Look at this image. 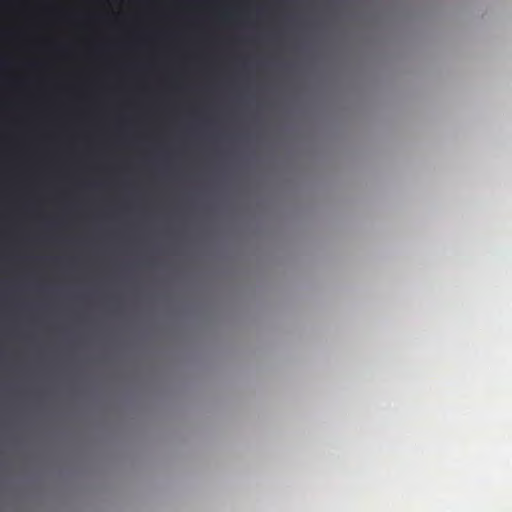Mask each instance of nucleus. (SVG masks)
Segmentation results:
<instances>
[{"instance_id": "nucleus-1", "label": "nucleus", "mask_w": 512, "mask_h": 512, "mask_svg": "<svg viewBox=\"0 0 512 512\" xmlns=\"http://www.w3.org/2000/svg\"><path fill=\"white\" fill-rule=\"evenodd\" d=\"M57 79L56 108H64V0H57Z\"/></svg>"}, {"instance_id": "nucleus-2", "label": "nucleus", "mask_w": 512, "mask_h": 512, "mask_svg": "<svg viewBox=\"0 0 512 512\" xmlns=\"http://www.w3.org/2000/svg\"><path fill=\"white\" fill-rule=\"evenodd\" d=\"M68 22V3L66 2V23ZM68 57V37L66 36V58ZM66 74H68L66 72ZM68 75H66L67 77Z\"/></svg>"}, {"instance_id": "nucleus-3", "label": "nucleus", "mask_w": 512, "mask_h": 512, "mask_svg": "<svg viewBox=\"0 0 512 512\" xmlns=\"http://www.w3.org/2000/svg\"><path fill=\"white\" fill-rule=\"evenodd\" d=\"M0 64H1V65H6V64H7V61H6V60H1V61H0Z\"/></svg>"}, {"instance_id": "nucleus-4", "label": "nucleus", "mask_w": 512, "mask_h": 512, "mask_svg": "<svg viewBox=\"0 0 512 512\" xmlns=\"http://www.w3.org/2000/svg\"><path fill=\"white\" fill-rule=\"evenodd\" d=\"M65 261H66V263L68 262V258L67 257L65 258Z\"/></svg>"}, {"instance_id": "nucleus-5", "label": "nucleus", "mask_w": 512, "mask_h": 512, "mask_svg": "<svg viewBox=\"0 0 512 512\" xmlns=\"http://www.w3.org/2000/svg\"><path fill=\"white\" fill-rule=\"evenodd\" d=\"M65 291H66V292L68 291V288H67V287L65 288Z\"/></svg>"}]
</instances>
